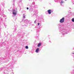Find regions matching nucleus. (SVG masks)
Returning a JSON list of instances; mask_svg holds the SVG:
<instances>
[{"instance_id":"11","label":"nucleus","mask_w":74,"mask_h":74,"mask_svg":"<svg viewBox=\"0 0 74 74\" xmlns=\"http://www.w3.org/2000/svg\"><path fill=\"white\" fill-rule=\"evenodd\" d=\"M34 22H35V23H36V21H35Z\"/></svg>"},{"instance_id":"8","label":"nucleus","mask_w":74,"mask_h":74,"mask_svg":"<svg viewBox=\"0 0 74 74\" xmlns=\"http://www.w3.org/2000/svg\"><path fill=\"white\" fill-rule=\"evenodd\" d=\"M63 3V2L62 1H61V4H62V3Z\"/></svg>"},{"instance_id":"13","label":"nucleus","mask_w":74,"mask_h":74,"mask_svg":"<svg viewBox=\"0 0 74 74\" xmlns=\"http://www.w3.org/2000/svg\"><path fill=\"white\" fill-rule=\"evenodd\" d=\"M52 12H53V11H52Z\"/></svg>"},{"instance_id":"4","label":"nucleus","mask_w":74,"mask_h":74,"mask_svg":"<svg viewBox=\"0 0 74 74\" xmlns=\"http://www.w3.org/2000/svg\"><path fill=\"white\" fill-rule=\"evenodd\" d=\"M41 43H39L38 44V47H39L40 46H41Z\"/></svg>"},{"instance_id":"12","label":"nucleus","mask_w":74,"mask_h":74,"mask_svg":"<svg viewBox=\"0 0 74 74\" xmlns=\"http://www.w3.org/2000/svg\"><path fill=\"white\" fill-rule=\"evenodd\" d=\"M67 0H65V1H66Z\"/></svg>"},{"instance_id":"10","label":"nucleus","mask_w":74,"mask_h":74,"mask_svg":"<svg viewBox=\"0 0 74 74\" xmlns=\"http://www.w3.org/2000/svg\"><path fill=\"white\" fill-rule=\"evenodd\" d=\"M27 10H29V8H27Z\"/></svg>"},{"instance_id":"5","label":"nucleus","mask_w":74,"mask_h":74,"mask_svg":"<svg viewBox=\"0 0 74 74\" xmlns=\"http://www.w3.org/2000/svg\"><path fill=\"white\" fill-rule=\"evenodd\" d=\"M12 14H13V15H16V12H14V11L13 12Z\"/></svg>"},{"instance_id":"3","label":"nucleus","mask_w":74,"mask_h":74,"mask_svg":"<svg viewBox=\"0 0 74 74\" xmlns=\"http://www.w3.org/2000/svg\"><path fill=\"white\" fill-rule=\"evenodd\" d=\"M39 48H37V49L36 50V53H38V51H39Z\"/></svg>"},{"instance_id":"6","label":"nucleus","mask_w":74,"mask_h":74,"mask_svg":"<svg viewBox=\"0 0 74 74\" xmlns=\"http://www.w3.org/2000/svg\"><path fill=\"white\" fill-rule=\"evenodd\" d=\"M72 22H74V18H73L72 19Z\"/></svg>"},{"instance_id":"7","label":"nucleus","mask_w":74,"mask_h":74,"mask_svg":"<svg viewBox=\"0 0 74 74\" xmlns=\"http://www.w3.org/2000/svg\"><path fill=\"white\" fill-rule=\"evenodd\" d=\"M25 48H26V49H28V46H26L25 47Z\"/></svg>"},{"instance_id":"2","label":"nucleus","mask_w":74,"mask_h":74,"mask_svg":"<svg viewBox=\"0 0 74 74\" xmlns=\"http://www.w3.org/2000/svg\"><path fill=\"white\" fill-rule=\"evenodd\" d=\"M51 10H49L47 11V12L49 14H51Z\"/></svg>"},{"instance_id":"1","label":"nucleus","mask_w":74,"mask_h":74,"mask_svg":"<svg viewBox=\"0 0 74 74\" xmlns=\"http://www.w3.org/2000/svg\"><path fill=\"white\" fill-rule=\"evenodd\" d=\"M64 22V18L63 17L61 19H60V23H63Z\"/></svg>"},{"instance_id":"9","label":"nucleus","mask_w":74,"mask_h":74,"mask_svg":"<svg viewBox=\"0 0 74 74\" xmlns=\"http://www.w3.org/2000/svg\"><path fill=\"white\" fill-rule=\"evenodd\" d=\"M40 25V23H38V25Z\"/></svg>"}]
</instances>
